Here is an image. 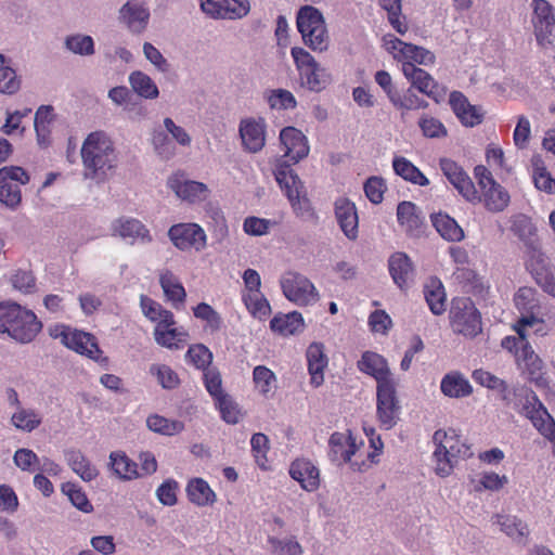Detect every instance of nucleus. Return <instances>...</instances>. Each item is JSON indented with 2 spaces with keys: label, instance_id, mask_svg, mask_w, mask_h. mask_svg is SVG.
<instances>
[{
  "label": "nucleus",
  "instance_id": "1",
  "mask_svg": "<svg viewBox=\"0 0 555 555\" xmlns=\"http://www.w3.org/2000/svg\"><path fill=\"white\" fill-rule=\"evenodd\" d=\"M82 176L96 184L106 182L118 166V152L114 140L104 130L90 132L80 149Z\"/></svg>",
  "mask_w": 555,
  "mask_h": 555
},
{
  "label": "nucleus",
  "instance_id": "2",
  "mask_svg": "<svg viewBox=\"0 0 555 555\" xmlns=\"http://www.w3.org/2000/svg\"><path fill=\"white\" fill-rule=\"evenodd\" d=\"M42 325L36 314L15 302L0 304V333H7L14 340L30 343Z\"/></svg>",
  "mask_w": 555,
  "mask_h": 555
},
{
  "label": "nucleus",
  "instance_id": "3",
  "mask_svg": "<svg viewBox=\"0 0 555 555\" xmlns=\"http://www.w3.org/2000/svg\"><path fill=\"white\" fill-rule=\"evenodd\" d=\"M433 442L436 446L433 457L435 461V472L441 477L449 476L459 459L469 457L472 455L469 447L463 443L455 430L449 431L438 429L433 436Z\"/></svg>",
  "mask_w": 555,
  "mask_h": 555
},
{
  "label": "nucleus",
  "instance_id": "4",
  "mask_svg": "<svg viewBox=\"0 0 555 555\" xmlns=\"http://www.w3.org/2000/svg\"><path fill=\"white\" fill-rule=\"evenodd\" d=\"M296 26L302 42L312 51L323 53L328 50L330 35L322 12L312 7L304 5L296 14Z\"/></svg>",
  "mask_w": 555,
  "mask_h": 555
},
{
  "label": "nucleus",
  "instance_id": "5",
  "mask_svg": "<svg viewBox=\"0 0 555 555\" xmlns=\"http://www.w3.org/2000/svg\"><path fill=\"white\" fill-rule=\"evenodd\" d=\"M51 335L60 339L68 349L88 357L102 367H108L109 360L103 354L93 335L64 325L55 326L51 331Z\"/></svg>",
  "mask_w": 555,
  "mask_h": 555
},
{
  "label": "nucleus",
  "instance_id": "6",
  "mask_svg": "<svg viewBox=\"0 0 555 555\" xmlns=\"http://www.w3.org/2000/svg\"><path fill=\"white\" fill-rule=\"evenodd\" d=\"M291 55L305 88L320 92L331 82V75L306 49L294 47L291 49Z\"/></svg>",
  "mask_w": 555,
  "mask_h": 555
},
{
  "label": "nucleus",
  "instance_id": "7",
  "mask_svg": "<svg viewBox=\"0 0 555 555\" xmlns=\"http://www.w3.org/2000/svg\"><path fill=\"white\" fill-rule=\"evenodd\" d=\"M502 398L519 414L530 420L533 427L548 420L551 415L535 392L527 387H514L512 391L507 389Z\"/></svg>",
  "mask_w": 555,
  "mask_h": 555
},
{
  "label": "nucleus",
  "instance_id": "8",
  "mask_svg": "<svg viewBox=\"0 0 555 555\" xmlns=\"http://www.w3.org/2000/svg\"><path fill=\"white\" fill-rule=\"evenodd\" d=\"M450 324L454 333L466 337H475L481 332V317L473 301L457 298L452 302Z\"/></svg>",
  "mask_w": 555,
  "mask_h": 555
},
{
  "label": "nucleus",
  "instance_id": "9",
  "mask_svg": "<svg viewBox=\"0 0 555 555\" xmlns=\"http://www.w3.org/2000/svg\"><path fill=\"white\" fill-rule=\"evenodd\" d=\"M168 238L180 251L201 253L207 247L208 236L204 228L195 222H180L168 230Z\"/></svg>",
  "mask_w": 555,
  "mask_h": 555
},
{
  "label": "nucleus",
  "instance_id": "10",
  "mask_svg": "<svg viewBox=\"0 0 555 555\" xmlns=\"http://www.w3.org/2000/svg\"><path fill=\"white\" fill-rule=\"evenodd\" d=\"M398 383L376 387V417L380 428L390 430L400 421L401 403L397 391Z\"/></svg>",
  "mask_w": 555,
  "mask_h": 555
},
{
  "label": "nucleus",
  "instance_id": "11",
  "mask_svg": "<svg viewBox=\"0 0 555 555\" xmlns=\"http://www.w3.org/2000/svg\"><path fill=\"white\" fill-rule=\"evenodd\" d=\"M282 293L293 304L306 307L319 300V293L313 283L297 272H286L280 280Z\"/></svg>",
  "mask_w": 555,
  "mask_h": 555
},
{
  "label": "nucleus",
  "instance_id": "12",
  "mask_svg": "<svg viewBox=\"0 0 555 555\" xmlns=\"http://www.w3.org/2000/svg\"><path fill=\"white\" fill-rule=\"evenodd\" d=\"M385 49L392 54L393 59L403 64L431 65L435 63V54L412 43H406L392 35L383 38Z\"/></svg>",
  "mask_w": 555,
  "mask_h": 555
},
{
  "label": "nucleus",
  "instance_id": "13",
  "mask_svg": "<svg viewBox=\"0 0 555 555\" xmlns=\"http://www.w3.org/2000/svg\"><path fill=\"white\" fill-rule=\"evenodd\" d=\"M532 25L538 43L542 47L555 41V9L546 0H533Z\"/></svg>",
  "mask_w": 555,
  "mask_h": 555
},
{
  "label": "nucleus",
  "instance_id": "14",
  "mask_svg": "<svg viewBox=\"0 0 555 555\" xmlns=\"http://www.w3.org/2000/svg\"><path fill=\"white\" fill-rule=\"evenodd\" d=\"M117 20L130 34L141 35L147 29L151 11L144 0H127L119 8Z\"/></svg>",
  "mask_w": 555,
  "mask_h": 555
},
{
  "label": "nucleus",
  "instance_id": "15",
  "mask_svg": "<svg viewBox=\"0 0 555 555\" xmlns=\"http://www.w3.org/2000/svg\"><path fill=\"white\" fill-rule=\"evenodd\" d=\"M330 457L333 462L338 465L344 463H350V467L353 470H364L367 468L365 462L359 464L357 461H352V456L356 455L358 444L356 438L351 433H334L331 435L330 441Z\"/></svg>",
  "mask_w": 555,
  "mask_h": 555
},
{
  "label": "nucleus",
  "instance_id": "16",
  "mask_svg": "<svg viewBox=\"0 0 555 555\" xmlns=\"http://www.w3.org/2000/svg\"><path fill=\"white\" fill-rule=\"evenodd\" d=\"M526 267L543 291L555 298V268L547 256L540 248H533Z\"/></svg>",
  "mask_w": 555,
  "mask_h": 555
},
{
  "label": "nucleus",
  "instance_id": "17",
  "mask_svg": "<svg viewBox=\"0 0 555 555\" xmlns=\"http://www.w3.org/2000/svg\"><path fill=\"white\" fill-rule=\"evenodd\" d=\"M167 186L178 198L190 204L206 201L210 193L205 183L190 180L183 172L171 175L167 180Z\"/></svg>",
  "mask_w": 555,
  "mask_h": 555
},
{
  "label": "nucleus",
  "instance_id": "18",
  "mask_svg": "<svg viewBox=\"0 0 555 555\" xmlns=\"http://www.w3.org/2000/svg\"><path fill=\"white\" fill-rule=\"evenodd\" d=\"M201 9L212 18L241 20L250 12L249 0H201Z\"/></svg>",
  "mask_w": 555,
  "mask_h": 555
},
{
  "label": "nucleus",
  "instance_id": "19",
  "mask_svg": "<svg viewBox=\"0 0 555 555\" xmlns=\"http://www.w3.org/2000/svg\"><path fill=\"white\" fill-rule=\"evenodd\" d=\"M112 235L128 244H150L153 237L150 230L138 219L120 217L111 224Z\"/></svg>",
  "mask_w": 555,
  "mask_h": 555
},
{
  "label": "nucleus",
  "instance_id": "20",
  "mask_svg": "<svg viewBox=\"0 0 555 555\" xmlns=\"http://www.w3.org/2000/svg\"><path fill=\"white\" fill-rule=\"evenodd\" d=\"M439 165L448 181L466 201L475 203L480 199L469 176L457 163L450 158H441Z\"/></svg>",
  "mask_w": 555,
  "mask_h": 555
},
{
  "label": "nucleus",
  "instance_id": "21",
  "mask_svg": "<svg viewBox=\"0 0 555 555\" xmlns=\"http://www.w3.org/2000/svg\"><path fill=\"white\" fill-rule=\"evenodd\" d=\"M238 133L243 149L249 153H258L266 145L267 122L261 117L244 118L240 121Z\"/></svg>",
  "mask_w": 555,
  "mask_h": 555
},
{
  "label": "nucleus",
  "instance_id": "22",
  "mask_svg": "<svg viewBox=\"0 0 555 555\" xmlns=\"http://www.w3.org/2000/svg\"><path fill=\"white\" fill-rule=\"evenodd\" d=\"M360 372L372 376L376 380V387L397 382L390 371L387 360L379 353L365 351L358 361Z\"/></svg>",
  "mask_w": 555,
  "mask_h": 555
},
{
  "label": "nucleus",
  "instance_id": "23",
  "mask_svg": "<svg viewBox=\"0 0 555 555\" xmlns=\"http://www.w3.org/2000/svg\"><path fill=\"white\" fill-rule=\"evenodd\" d=\"M280 141L284 146V155L280 159L297 164L308 156L310 147L306 135L294 127H286L280 132Z\"/></svg>",
  "mask_w": 555,
  "mask_h": 555
},
{
  "label": "nucleus",
  "instance_id": "24",
  "mask_svg": "<svg viewBox=\"0 0 555 555\" xmlns=\"http://www.w3.org/2000/svg\"><path fill=\"white\" fill-rule=\"evenodd\" d=\"M334 211L344 235L350 241H356L359 236V216L354 203L346 197H339L334 203Z\"/></svg>",
  "mask_w": 555,
  "mask_h": 555
},
{
  "label": "nucleus",
  "instance_id": "25",
  "mask_svg": "<svg viewBox=\"0 0 555 555\" xmlns=\"http://www.w3.org/2000/svg\"><path fill=\"white\" fill-rule=\"evenodd\" d=\"M288 473L305 491L313 492L320 487V470L307 459L295 460L291 464Z\"/></svg>",
  "mask_w": 555,
  "mask_h": 555
},
{
  "label": "nucleus",
  "instance_id": "26",
  "mask_svg": "<svg viewBox=\"0 0 555 555\" xmlns=\"http://www.w3.org/2000/svg\"><path fill=\"white\" fill-rule=\"evenodd\" d=\"M273 175L278 184L285 193L287 199L291 197V195L294 196L295 194H300L306 190L302 181L291 168V165L287 163V160L278 159Z\"/></svg>",
  "mask_w": 555,
  "mask_h": 555
},
{
  "label": "nucleus",
  "instance_id": "27",
  "mask_svg": "<svg viewBox=\"0 0 555 555\" xmlns=\"http://www.w3.org/2000/svg\"><path fill=\"white\" fill-rule=\"evenodd\" d=\"M449 103L463 125L474 127L482 121L483 115L481 109L470 105L462 92H451Z\"/></svg>",
  "mask_w": 555,
  "mask_h": 555
},
{
  "label": "nucleus",
  "instance_id": "28",
  "mask_svg": "<svg viewBox=\"0 0 555 555\" xmlns=\"http://www.w3.org/2000/svg\"><path fill=\"white\" fill-rule=\"evenodd\" d=\"M388 269L395 284L401 289L405 288L413 279V264L404 253L392 254L388 260Z\"/></svg>",
  "mask_w": 555,
  "mask_h": 555
},
{
  "label": "nucleus",
  "instance_id": "29",
  "mask_svg": "<svg viewBox=\"0 0 555 555\" xmlns=\"http://www.w3.org/2000/svg\"><path fill=\"white\" fill-rule=\"evenodd\" d=\"M308 371L311 376L310 383L319 387L324 382V370L327 366V357L324 353L322 344L313 343L307 349Z\"/></svg>",
  "mask_w": 555,
  "mask_h": 555
},
{
  "label": "nucleus",
  "instance_id": "30",
  "mask_svg": "<svg viewBox=\"0 0 555 555\" xmlns=\"http://www.w3.org/2000/svg\"><path fill=\"white\" fill-rule=\"evenodd\" d=\"M175 319L171 322H164L156 325L154 330L155 341L168 349H180L188 339V333L182 328H177Z\"/></svg>",
  "mask_w": 555,
  "mask_h": 555
},
{
  "label": "nucleus",
  "instance_id": "31",
  "mask_svg": "<svg viewBox=\"0 0 555 555\" xmlns=\"http://www.w3.org/2000/svg\"><path fill=\"white\" fill-rule=\"evenodd\" d=\"M402 73L404 77L411 81L412 87L437 101L438 86L435 79L427 72L413 64H403Z\"/></svg>",
  "mask_w": 555,
  "mask_h": 555
},
{
  "label": "nucleus",
  "instance_id": "32",
  "mask_svg": "<svg viewBox=\"0 0 555 555\" xmlns=\"http://www.w3.org/2000/svg\"><path fill=\"white\" fill-rule=\"evenodd\" d=\"M270 328L282 336L296 335L305 330V321L298 311L279 313L270 321Z\"/></svg>",
  "mask_w": 555,
  "mask_h": 555
},
{
  "label": "nucleus",
  "instance_id": "33",
  "mask_svg": "<svg viewBox=\"0 0 555 555\" xmlns=\"http://www.w3.org/2000/svg\"><path fill=\"white\" fill-rule=\"evenodd\" d=\"M397 218L402 230L409 235L418 236L422 233L423 220L413 203H400L397 208Z\"/></svg>",
  "mask_w": 555,
  "mask_h": 555
},
{
  "label": "nucleus",
  "instance_id": "34",
  "mask_svg": "<svg viewBox=\"0 0 555 555\" xmlns=\"http://www.w3.org/2000/svg\"><path fill=\"white\" fill-rule=\"evenodd\" d=\"M65 461L72 470L83 481L96 478L99 472L89 459L78 449H68L64 452Z\"/></svg>",
  "mask_w": 555,
  "mask_h": 555
},
{
  "label": "nucleus",
  "instance_id": "35",
  "mask_svg": "<svg viewBox=\"0 0 555 555\" xmlns=\"http://www.w3.org/2000/svg\"><path fill=\"white\" fill-rule=\"evenodd\" d=\"M442 393L450 398H463L473 392V387L468 379L459 372L446 374L440 383Z\"/></svg>",
  "mask_w": 555,
  "mask_h": 555
},
{
  "label": "nucleus",
  "instance_id": "36",
  "mask_svg": "<svg viewBox=\"0 0 555 555\" xmlns=\"http://www.w3.org/2000/svg\"><path fill=\"white\" fill-rule=\"evenodd\" d=\"M185 491L189 500L199 507L212 505L217 500L215 491L203 478L191 479Z\"/></svg>",
  "mask_w": 555,
  "mask_h": 555
},
{
  "label": "nucleus",
  "instance_id": "37",
  "mask_svg": "<svg viewBox=\"0 0 555 555\" xmlns=\"http://www.w3.org/2000/svg\"><path fill=\"white\" fill-rule=\"evenodd\" d=\"M539 320L532 315L520 318L513 326L517 336H506L502 339V347L511 352H514L516 356V351L520 350L521 344L520 340L527 341V337L530 334V328L537 324Z\"/></svg>",
  "mask_w": 555,
  "mask_h": 555
},
{
  "label": "nucleus",
  "instance_id": "38",
  "mask_svg": "<svg viewBox=\"0 0 555 555\" xmlns=\"http://www.w3.org/2000/svg\"><path fill=\"white\" fill-rule=\"evenodd\" d=\"M388 100L396 109L401 112V116H404L405 112L428 106L427 101L420 98L413 88H408L403 91L397 90Z\"/></svg>",
  "mask_w": 555,
  "mask_h": 555
},
{
  "label": "nucleus",
  "instance_id": "39",
  "mask_svg": "<svg viewBox=\"0 0 555 555\" xmlns=\"http://www.w3.org/2000/svg\"><path fill=\"white\" fill-rule=\"evenodd\" d=\"M431 222L437 232L449 242H461L465 236L463 229L447 214L433 215Z\"/></svg>",
  "mask_w": 555,
  "mask_h": 555
},
{
  "label": "nucleus",
  "instance_id": "40",
  "mask_svg": "<svg viewBox=\"0 0 555 555\" xmlns=\"http://www.w3.org/2000/svg\"><path fill=\"white\" fill-rule=\"evenodd\" d=\"M392 168L397 176L401 177L408 182L420 186H426L429 184V180L425 177V175L405 157H393Z\"/></svg>",
  "mask_w": 555,
  "mask_h": 555
},
{
  "label": "nucleus",
  "instance_id": "41",
  "mask_svg": "<svg viewBox=\"0 0 555 555\" xmlns=\"http://www.w3.org/2000/svg\"><path fill=\"white\" fill-rule=\"evenodd\" d=\"M10 421L16 429L31 433L41 425L42 414L33 408L18 406Z\"/></svg>",
  "mask_w": 555,
  "mask_h": 555
},
{
  "label": "nucleus",
  "instance_id": "42",
  "mask_svg": "<svg viewBox=\"0 0 555 555\" xmlns=\"http://www.w3.org/2000/svg\"><path fill=\"white\" fill-rule=\"evenodd\" d=\"M128 81L133 92L143 99L155 100L159 95V89L155 81L141 70L132 72Z\"/></svg>",
  "mask_w": 555,
  "mask_h": 555
},
{
  "label": "nucleus",
  "instance_id": "43",
  "mask_svg": "<svg viewBox=\"0 0 555 555\" xmlns=\"http://www.w3.org/2000/svg\"><path fill=\"white\" fill-rule=\"evenodd\" d=\"M520 344V350L516 351V360L518 364L528 372L532 380H538L542 370V361L528 341H524L522 339Z\"/></svg>",
  "mask_w": 555,
  "mask_h": 555
},
{
  "label": "nucleus",
  "instance_id": "44",
  "mask_svg": "<svg viewBox=\"0 0 555 555\" xmlns=\"http://www.w3.org/2000/svg\"><path fill=\"white\" fill-rule=\"evenodd\" d=\"M492 519L493 524L498 525L500 530L513 540L520 541L529 534L527 524L516 516L496 514Z\"/></svg>",
  "mask_w": 555,
  "mask_h": 555
},
{
  "label": "nucleus",
  "instance_id": "45",
  "mask_svg": "<svg viewBox=\"0 0 555 555\" xmlns=\"http://www.w3.org/2000/svg\"><path fill=\"white\" fill-rule=\"evenodd\" d=\"M531 172L534 186L546 194L555 193V179L547 170L544 160L540 156L531 158Z\"/></svg>",
  "mask_w": 555,
  "mask_h": 555
},
{
  "label": "nucleus",
  "instance_id": "46",
  "mask_svg": "<svg viewBox=\"0 0 555 555\" xmlns=\"http://www.w3.org/2000/svg\"><path fill=\"white\" fill-rule=\"evenodd\" d=\"M109 465L115 476L119 479L131 480L141 476L137 464L124 452H112L109 454Z\"/></svg>",
  "mask_w": 555,
  "mask_h": 555
},
{
  "label": "nucleus",
  "instance_id": "47",
  "mask_svg": "<svg viewBox=\"0 0 555 555\" xmlns=\"http://www.w3.org/2000/svg\"><path fill=\"white\" fill-rule=\"evenodd\" d=\"M424 296L430 311L439 315L446 310V293L442 283L437 279H431L424 286Z\"/></svg>",
  "mask_w": 555,
  "mask_h": 555
},
{
  "label": "nucleus",
  "instance_id": "48",
  "mask_svg": "<svg viewBox=\"0 0 555 555\" xmlns=\"http://www.w3.org/2000/svg\"><path fill=\"white\" fill-rule=\"evenodd\" d=\"M159 283L165 296L168 298V300L172 301L175 307H178V305H183L186 293L179 279L172 272L166 271L162 273Z\"/></svg>",
  "mask_w": 555,
  "mask_h": 555
},
{
  "label": "nucleus",
  "instance_id": "49",
  "mask_svg": "<svg viewBox=\"0 0 555 555\" xmlns=\"http://www.w3.org/2000/svg\"><path fill=\"white\" fill-rule=\"evenodd\" d=\"M241 297L245 308L253 315V318L259 321H263L270 315L271 306L262 292L254 294H242Z\"/></svg>",
  "mask_w": 555,
  "mask_h": 555
},
{
  "label": "nucleus",
  "instance_id": "50",
  "mask_svg": "<svg viewBox=\"0 0 555 555\" xmlns=\"http://www.w3.org/2000/svg\"><path fill=\"white\" fill-rule=\"evenodd\" d=\"M64 47L67 51L79 56H91L95 52V43L91 36L72 34L65 37Z\"/></svg>",
  "mask_w": 555,
  "mask_h": 555
},
{
  "label": "nucleus",
  "instance_id": "51",
  "mask_svg": "<svg viewBox=\"0 0 555 555\" xmlns=\"http://www.w3.org/2000/svg\"><path fill=\"white\" fill-rule=\"evenodd\" d=\"M255 389L263 397H270L276 388L275 374L264 365H257L253 371Z\"/></svg>",
  "mask_w": 555,
  "mask_h": 555
},
{
  "label": "nucleus",
  "instance_id": "52",
  "mask_svg": "<svg viewBox=\"0 0 555 555\" xmlns=\"http://www.w3.org/2000/svg\"><path fill=\"white\" fill-rule=\"evenodd\" d=\"M140 306L143 314L150 321L156 323V325H160L164 322H171L173 318V314L169 310L164 309L158 302L145 295H141Z\"/></svg>",
  "mask_w": 555,
  "mask_h": 555
},
{
  "label": "nucleus",
  "instance_id": "53",
  "mask_svg": "<svg viewBox=\"0 0 555 555\" xmlns=\"http://www.w3.org/2000/svg\"><path fill=\"white\" fill-rule=\"evenodd\" d=\"M482 199L490 211H502L509 202V195L499 183L482 191Z\"/></svg>",
  "mask_w": 555,
  "mask_h": 555
},
{
  "label": "nucleus",
  "instance_id": "54",
  "mask_svg": "<svg viewBox=\"0 0 555 555\" xmlns=\"http://www.w3.org/2000/svg\"><path fill=\"white\" fill-rule=\"evenodd\" d=\"M146 425L150 430L166 436L179 434L184 428L182 422L171 421L158 414L150 415L146 420Z\"/></svg>",
  "mask_w": 555,
  "mask_h": 555
},
{
  "label": "nucleus",
  "instance_id": "55",
  "mask_svg": "<svg viewBox=\"0 0 555 555\" xmlns=\"http://www.w3.org/2000/svg\"><path fill=\"white\" fill-rule=\"evenodd\" d=\"M268 105L272 109H293L297 105L294 94L286 89H274L266 93Z\"/></svg>",
  "mask_w": 555,
  "mask_h": 555
},
{
  "label": "nucleus",
  "instance_id": "56",
  "mask_svg": "<svg viewBox=\"0 0 555 555\" xmlns=\"http://www.w3.org/2000/svg\"><path fill=\"white\" fill-rule=\"evenodd\" d=\"M62 492L68 498L70 503L83 513H91L93 506L88 500L86 493L80 487L73 482H65L62 486Z\"/></svg>",
  "mask_w": 555,
  "mask_h": 555
},
{
  "label": "nucleus",
  "instance_id": "57",
  "mask_svg": "<svg viewBox=\"0 0 555 555\" xmlns=\"http://www.w3.org/2000/svg\"><path fill=\"white\" fill-rule=\"evenodd\" d=\"M185 360L196 369L205 371L212 361V353L206 346L196 344L189 348Z\"/></svg>",
  "mask_w": 555,
  "mask_h": 555
},
{
  "label": "nucleus",
  "instance_id": "58",
  "mask_svg": "<svg viewBox=\"0 0 555 555\" xmlns=\"http://www.w3.org/2000/svg\"><path fill=\"white\" fill-rule=\"evenodd\" d=\"M288 202L296 217L306 221L315 219V212L307 196L306 190L300 194H295L294 196L291 195Z\"/></svg>",
  "mask_w": 555,
  "mask_h": 555
},
{
  "label": "nucleus",
  "instance_id": "59",
  "mask_svg": "<svg viewBox=\"0 0 555 555\" xmlns=\"http://www.w3.org/2000/svg\"><path fill=\"white\" fill-rule=\"evenodd\" d=\"M507 483L508 477L506 475H499L494 472H483L479 475L478 485L475 487V490L500 491Z\"/></svg>",
  "mask_w": 555,
  "mask_h": 555
},
{
  "label": "nucleus",
  "instance_id": "60",
  "mask_svg": "<svg viewBox=\"0 0 555 555\" xmlns=\"http://www.w3.org/2000/svg\"><path fill=\"white\" fill-rule=\"evenodd\" d=\"M150 373L156 376L157 382L163 388L172 389L178 386L179 377L177 373L166 364H152Z\"/></svg>",
  "mask_w": 555,
  "mask_h": 555
},
{
  "label": "nucleus",
  "instance_id": "61",
  "mask_svg": "<svg viewBox=\"0 0 555 555\" xmlns=\"http://www.w3.org/2000/svg\"><path fill=\"white\" fill-rule=\"evenodd\" d=\"M251 451L259 467L267 468V453L269 451V439L264 434H254L250 439Z\"/></svg>",
  "mask_w": 555,
  "mask_h": 555
},
{
  "label": "nucleus",
  "instance_id": "62",
  "mask_svg": "<svg viewBox=\"0 0 555 555\" xmlns=\"http://www.w3.org/2000/svg\"><path fill=\"white\" fill-rule=\"evenodd\" d=\"M473 378L477 384L481 385L482 387H487L492 390H498L503 396L508 389L506 383L503 379L481 369L475 370L473 372Z\"/></svg>",
  "mask_w": 555,
  "mask_h": 555
},
{
  "label": "nucleus",
  "instance_id": "63",
  "mask_svg": "<svg viewBox=\"0 0 555 555\" xmlns=\"http://www.w3.org/2000/svg\"><path fill=\"white\" fill-rule=\"evenodd\" d=\"M221 417L229 424H236L242 417L238 405L229 396H221L216 400Z\"/></svg>",
  "mask_w": 555,
  "mask_h": 555
},
{
  "label": "nucleus",
  "instance_id": "64",
  "mask_svg": "<svg viewBox=\"0 0 555 555\" xmlns=\"http://www.w3.org/2000/svg\"><path fill=\"white\" fill-rule=\"evenodd\" d=\"M22 199L20 185L5 179L0 181V202L14 208Z\"/></svg>",
  "mask_w": 555,
  "mask_h": 555
}]
</instances>
